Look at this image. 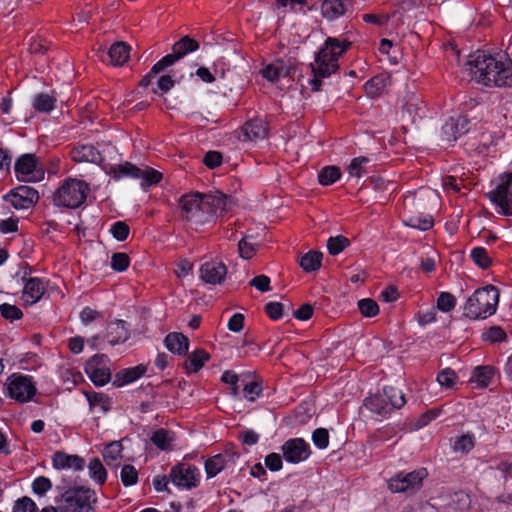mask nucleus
Instances as JSON below:
<instances>
[{
	"mask_svg": "<svg viewBox=\"0 0 512 512\" xmlns=\"http://www.w3.org/2000/svg\"><path fill=\"white\" fill-rule=\"evenodd\" d=\"M467 65L473 78L485 86H511L512 62L505 55H487L477 51L470 55Z\"/></svg>",
	"mask_w": 512,
	"mask_h": 512,
	"instance_id": "f257e3e1",
	"label": "nucleus"
},
{
	"mask_svg": "<svg viewBox=\"0 0 512 512\" xmlns=\"http://www.w3.org/2000/svg\"><path fill=\"white\" fill-rule=\"evenodd\" d=\"M226 200V196L220 192L185 194L180 198L181 214L192 225H204L225 210Z\"/></svg>",
	"mask_w": 512,
	"mask_h": 512,
	"instance_id": "f03ea898",
	"label": "nucleus"
},
{
	"mask_svg": "<svg viewBox=\"0 0 512 512\" xmlns=\"http://www.w3.org/2000/svg\"><path fill=\"white\" fill-rule=\"evenodd\" d=\"M351 42L345 38L327 37L311 64V89L318 91L322 79L328 78L339 69V58L350 48Z\"/></svg>",
	"mask_w": 512,
	"mask_h": 512,
	"instance_id": "7ed1b4c3",
	"label": "nucleus"
},
{
	"mask_svg": "<svg viewBox=\"0 0 512 512\" xmlns=\"http://www.w3.org/2000/svg\"><path fill=\"white\" fill-rule=\"evenodd\" d=\"M499 302V291L488 285L477 289L467 300L464 314L470 319H486L496 312Z\"/></svg>",
	"mask_w": 512,
	"mask_h": 512,
	"instance_id": "20e7f679",
	"label": "nucleus"
},
{
	"mask_svg": "<svg viewBox=\"0 0 512 512\" xmlns=\"http://www.w3.org/2000/svg\"><path fill=\"white\" fill-rule=\"evenodd\" d=\"M406 403L403 392L392 386H385L382 391L370 395L364 401L365 407L374 415L387 418L396 409Z\"/></svg>",
	"mask_w": 512,
	"mask_h": 512,
	"instance_id": "39448f33",
	"label": "nucleus"
},
{
	"mask_svg": "<svg viewBox=\"0 0 512 512\" xmlns=\"http://www.w3.org/2000/svg\"><path fill=\"white\" fill-rule=\"evenodd\" d=\"M106 174L114 180L122 178L139 179L142 188H148L160 182L162 174L150 167L139 168L129 162L117 165H109L104 168Z\"/></svg>",
	"mask_w": 512,
	"mask_h": 512,
	"instance_id": "423d86ee",
	"label": "nucleus"
},
{
	"mask_svg": "<svg viewBox=\"0 0 512 512\" xmlns=\"http://www.w3.org/2000/svg\"><path fill=\"white\" fill-rule=\"evenodd\" d=\"M89 192V185L76 178H68L58 187L53 195L54 204L75 209L80 207Z\"/></svg>",
	"mask_w": 512,
	"mask_h": 512,
	"instance_id": "0eeeda50",
	"label": "nucleus"
},
{
	"mask_svg": "<svg viewBox=\"0 0 512 512\" xmlns=\"http://www.w3.org/2000/svg\"><path fill=\"white\" fill-rule=\"evenodd\" d=\"M36 393V383L29 375L13 373L4 383V395L21 404L32 401Z\"/></svg>",
	"mask_w": 512,
	"mask_h": 512,
	"instance_id": "6e6552de",
	"label": "nucleus"
},
{
	"mask_svg": "<svg viewBox=\"0 0 512 512\" xmlns=\"http://www.w3.org/2000/svg\"><path fill=\"white\" fill-rule=\"evenodd\" d=\"M95 493L89 488L79 487L65 491L59 500L60 512H92Z\"/></svg>",
	"mask_w": 512,
	"mask_h": 512,
	"instance_id": "1a4fd4ad",
	"label": "nucleus"
},
{
	"mask_svg": "<svg viewBox=\"0 0 512 512\" xmlns=\"http://www.w3.org/2000/svg\"><path fill=\"white\" fill-rule=\"evenodd\" d=\"M488 197L498 213L512 216V172L500 176L498 185L488 193Z\"/></svg>",
	"mask_w": 512,
	"mask_h": 512,
	"instance_id": "9d476101",
	"label": "nucleus"
},
{
	"mask_svg": "<svg viewBox=\"0 0 512 512\" xmlns=\"http://www.w3.org/2000/svg\"><path fill=\"white\" fill-rule=\"evenodd\" d=\"M15 175L21 182H39L44 179V168L33 154L20 156L15 163Z\"/></svg>",
	"mask_w": 512,
	"mask_h": 512,
	"instance_id": "9b49d317",
	"label": "nucleus"
},
{
	"mask_svg": "<svg viewBox=\"0 0 512 512\" xmlns=\"http://www.w3.org/2000/svg\"><path fill=\"white\" fill-rule=\"evenodd\" d=\"M199 49V43L189 36L182 37L172 47V53L167 54L153 65V71H163L176 61Z\"/></svg>",
	"mask_w": 512,
	"mask_h": 512,
	"instance_id": "f8f14e48",
	"label": "nucleus"
},
{
	"mask_svg": "<svg viewBox=\"0 0 512 512\" xmlns=\"http://www.w3.org/2000/svg\"><path fill=\"white\" fill-rule=\"evenodd\" d=\"M172 483L182 490L196 487L201 479L200 470L186 463H180L172 468L170 473Z\"/></svg>",
	"mask_w": 512,
	"mask_h": 512,
	"instance_id": "ddd939ff",
	"label": "nucleus"
},
{
	"mask_svg": "<svg viewBox=\"0 0 512 512\" xmlns=\"http://www.w3.org/2000/svg\"><path fill=\"white\" fill-rule=\"evenodd\" d=\"M427 476V472L425 469H419L416 471H412L409 473H398L394 477H392L388 482V488L393 493L406 492L409 490L418 489L423 481V479Z\"/></svg>",
	"mask_w": 512,
	"mask_h": 512,
	"instance_id": "4468645a",
	"label": "nucleus"
},
{
	"mask_svg": "<svg viewBox=\"0 0 512 512\" xmlns=\"http://www.w3.org/2000/svg\"><path fill=\"white\" fill-rule=\"evenodd\" d=\"M85 372L97 386H104L111 379L109 359L105 355H95L85 365Z\"/></svg>",
	"mask_w": 512,
	"mask_h": 512,
	"instance_id": "2eb2a0df",
	"label": "nucleus"
},
{
	"mask_svg": "<svg viewBox=\"0 0 512 512\" xmlns=\"http://www.w3.org/2000/svg\"><path fill=\"white\" fill-rule=\"evenodd\" d=\"M21 300L24 305L31 306L39 302L48 287V280L40 277H23Z\"/></svg>",
	"mask_w": 512,
	"mask_h": 512,
	"instance_id": "dca6fc26",
	"label": "nucleus"
},
{
	"mask_svg": "<svg viewBox=\"0 0 512 512\" xmlns=\"http://www.w3.org/2000/svg\"><path fill=\"white\" fill-rule=\"evenodd\" d=\"M15 209H29L39 199L38 191L30 186H18L4 196Z\"/></svg>",
	"mask_w": 512,
	"mask_h": 512,
	"instance_id": "f3484780",
	"label": "nucleus"
},
{
	"mask_svg": "<svg viewBox=\"0 0 512 512\" xmlns=\"http://www.w3.org/2000/svg\"><path fill=\"white\" fill-rule=\"evenodd\" d=\"M281 449L284 459L293 464L307 460L311 454L310 445L302 438L287 440Z\"/></svg>",
	"mask_w": 512,
	"mask_h": 512,
	"instance_id": "a211bd4d",
	"label": "nucleus"
},
{
	"mask_svg": "<svg viewBox=\"0 0 512 512\" xmlns=\"http://www.w3.org/2000/svg\"><path fill=\"white\" fill-rule=\"evenodd\" d=\"M227 274L226 265L219 260L210 259L202 263L199 269L200 279L210 285H217L224 281Z\"/></svg>",
	"mask_w": 512,
	"mask_h": 512,
	"instance_id": "6ab92c4d",
	"label": "nucleus"
},
{
	"mask_svg": "<svg viewBox=\"0 0 512 512\" xmlns=\"http://www.w3.org/2000/svg\"><path fill=\"white\" fill-rule=\"evenodd\" d=\"M469 121L465 116L451 117L441 129L442 141L451 143L468 131Z\"/></svg>",
	"mask_w": 512,
	"mask_h": 512,
	"instance_id": "aec40b11",
	"label": "nucleus"
},
{
	"mask_svg": "<svg viewBox=\"0 0 512 512\" xmlns=\"http://www.w3.org/2000/svg\"><path fill=\"white\" fill-rule=\"evenodd\" d=\"M52 465L56 470L81 471L84 469L85 461L78 455L56 452L52 458Z\"/></svg>",
	"mask_w": 512,
	"mask_h": 512,
	"instance_id": "412c9836",
	"label": "nucleus"
},
{
	"mask_svg": "<svg viewBox=\"0 0 512 512\" xmlns=\"http://www.w3.org/2000/svg\"><path fill=\"white\" fill-rule=\"evenodd\" d=\"M129 56L130 47L124 42H116L109 48L102 60L113 66H121L129 59Z\"/></svg>",
	"mask_w": 512,
	"mask_h": 512,
	"instance_id": "4be33fe9",
	"label": "nucleus"
},
{
	"mask_svg": "<svg viewBox=\"0 0 512 512\" xmlns=\"http://www.w3.org/2000/svg\"><path fill=\"white\" fill-rule=\"evenodd\" d=\"M267 125L262 119H253L247 122L242 128V139L244 141L263 140L267 136Z\"/></svg>",
	"mask_w": 512,
	"mask_h": 512,
	"instance_id": "5701e85b",
	"label": "nucleus"
},
{
	"mask_svg": "<svg viewBox=\"0 0 512 512\" xmlns=\"http://www.w3.org/2000/svg\"><path fill=\"white\" fill-rule=\"evenodd\" d=\"M71 158L75 162L100 163L102 160L100 152L91 144H82L74 147L71 151Z\"/></svg>",
	"mask_w": 512,
	"mask_h": 512,
	"instance_id": "b1692460",
	"label": "nucleus"
},
{
	"mask_svg": "<svg viewBox=\"0 0 512 512\" xmlns=\"http://www.w3.org/2000/svg\"><path fill=\"white\" fill-rule=\"evenodd\" d=\"M129 338V330L124 320H115L109 323L107 339L112 346L125 342Z\"/></svg>",
	"mask_w": 512,
	"mask_h": 512,
	"instance_id": "393cba45",
	"label": "nucleus"
},
{
	"mask_svg": "<svg viewBox=\"0 0 512 512\" xmlns=\"http://www.w3.org/2000/svg\"><path fill=\"white\" fill-rule=\"evenodd\" d=\"M165 347L177 355H186L189 350V340L182 333L171 332L169 333L164 340Z\"/></svg>",
	"mask_w": 512,
	"mask_h": 512,
	"instance_id": "a878e982",
	"label": "nucleus"
},
{
	"mask_svg": "<svg viewBox=\"0 0 512 512\" xmlns=\"http://www.w3.org/2000/svg\"><path fill=\"white\" fill-rule=\"evenodd\" d=\"M145 372L146 368L143 365L125 368L115 375L114 385L117 387H122L130 384L138 380L142 375H144Z\"/></svg>",
	"mask_w": 512,
	"mask_h": 512,
	"instance_id": "bb28decb",
	"label": "nucleus"
},
{
	"mask_svg": "<svg viewBox=\"0 0 512 512\" xmlns=\"http://www.w3.org/2000/svg\"><path fill=\"white\" fill-rule=\"evenodd\" d=\"M494 368L491 366H477L472 371L469 382L475 388H485L494 376Z\"/></svg>",
	"mask_w": 512,
	"mask_h": 512,
	"instance_id": "cd10ccee",
	"label": "nucleus"
},
{
	"mask_svg": "<svg viewBox=\"0 0 512 512\" xmlns=\"http://www.w3.org/2000/svg\"><path fill=\"white\" fill-rule=\"evenodd\" d=\"M89 403L90 410L93 412L106 413L111 408L110 398L100 392H84Z\"/></svg>",
	"mask_w": 512,
	"mask_h": 512,
	"instance_id": "c85d7f7f",
	"label": "nucleus"
},
{
	"mask_svg": "<svg viewBox=\"0 0 512 512\" xmlns=\"http://www.w3.org/2000/svg\"><path fill=\"white\" fill-rule=\"evenodd\" d=\"M210 356L204 349L194 350L185 362V369L188 373L198 372L205 363L209 360Z\"/></svg>",
	"mask_w": 512,
	"mask_h": 512,
	"instance_id": "c756f323",
	"label": "nucleus"
},
{
	"mask_svg": "<svg viewBox=\"0 0 512 512\" xmlns=\"http://www.w3.org/2000/svg\"><path fill=\"white\" fill-rule=\"evenodd\" d=\"M228 463V456L225 454H217L205 461V471L208 478L218 475Z\"/></svg>",
	"mask_w": 512,
	"mask_h": 512,
	"instance_id": "7c9ffc66",
	"label": "nucleus"
},
{
	"mask_svg": "<svg viewBox=\"0 0 512 512\" xmlns=\"http://www.w3.org/2000/svg\"><path fill=\"white\" fill-rule=\"evenodd\" d=\"M476 439L474 434L467 432L455 438L453 451L460 454H468L475 446Z\"/></svg>",
	"mask_w": 512,
	"mask_h": 512,
	"instance_id": "2f4dec72",
	"label": "nucleus"
},
{
	"mask_svg": "<svg viewBox=\"0 0 512 512\" xmlns=\"http://www.w3.org/2000/svg\"><path fill=\"white\" fill-rule=\"evenodd\" d=\"M322 14L329 20L336 19L344 14V5L341 0H325L321 6Z\"/></svg>",
	"mask_w": 512,
	"mask_h": 512,
	"instance_id": "473e14b6",
	"label": "nucleus"
},
{
	"mask_svg": "<svg viewBox=\"0 0 512 512\" xmlns=\"http://www.w3.org/2000/svg\"><path fill=\"white\" fill-rule=\"evenodd\" d=\"M123 446L120 441L106 445L103 451L104 460L108 465H116L122 459Z\"/></svg>",
	"mask_w": 512,
	"mask_h": 512,
	"instance_id": "72a5a7b5",
	"label": "nucleus"
},
{
	"mask_svg": "<svg viewBox=\"0 0 512 512\" xmlns=\"http://www.w3.org/2000/svg\"><path fill=\"white\" fill-rule=\"evenodd\" d=\"M151 441L161 450H168L172 447L174 442V434L161 428L152 434Z\"/></svg>",
	"mask_w": 512,
	"mask_h": 512,
	"instance_id": "f704fd0d",
	"label": "nucleus"
},
{
	"mask_svg": "<svg viewBox=\"0 0 512 512\" xmlns=\"http://www.w3.org/2000/svg\"><path fill=\"white\" fill-rule=\"evenodd\" d=\"M322 254L315 251H309L304 254L300 260L299 265L306 272L317 270L321 266Z\"/></svg>",
	"mask_w": 512,
	"mask_h": 512,
	"instance_id": "c9c22d12",
	"label": "nucleus"
},
{
	"mask_svg": "<svg viewBox=\"0 0 512 512\" xmlns=\"http://www.w3.org/2000/svg\"><path fill=\"white\" fill-rule=\"evenodd\" d=\"M261 74L268 81L275 82L286 74V70L282 61H276L265 66Z\"/></svg>",
	"mask_w": 512,
	"mask_h": 512,
	"instance_id": "e433bc0d",
	"label": "nucleus"
},
{
	"mask_svg": "<svg viewBox=\"0 0 512 512\" xmlns=\"http://www.w3.org/2000/svg\"><path fill=\"white\" fill-rule=\"evenodd\" d=\"M90 477L98 484H103L107 479V471L98 458H93L88 464Z\"/></svg>",
	"mask_w": 512,
	"mask_h": 512,
	"instance_id": "4c0bfd02",
	"label": "nucleus"
},
{
	"mask_svg": "<svg viewBox=\"0 0 512 512\" xmlns=\"http://www.w3.org/2000/svg\"><path fill=\"white\" fill-rule=\"evenodd\" d=\"M341 177V170L337 166H326L318 174L319 183L324 186L334 184Z\"/></svg>",
	"mask_w": 512,
	"mask_h": 512,
	"instance_id": "58836bf2",
	"label": "nucleus"
},
{
	"mask_svg": "<svg viewBox=\"0 0 512 512\" xmlns=\"http://www.w3.org/2000/svg\"><path fill=\"white\" fill-rule=\"evenodd\" d=\"M369 162V158L364 156L353 158L347 166L349 176L355 178L362 177L366 173V166Z\"/></svg>",
	"mask_w": 512,
	"mask_h": 512,
	"instance_id": "ea45409f",
	"label": "nucleus"
},
{
	"mask_svg": "<svg viewBox=\"0 0 512 512\" xmlns=\"http://www.w3.org/2000/svg\"><path fill=\"white\" fill-rule=\"evenodd\" d=\"M406 226L419 229L421 231L429 230L433 226V219L429 215L410 216L403 220Z\"/></svg>",
	"mask_w": 512,
	"mask_h": 512,
	"instance_id": "a19ab883",
	"label": "nucleus"
},
{
	"mask_svg": "<svg viewBox=\"0 0 512 512\" xmlns=\"http://www.w3.org/2000/svg\"><path fill=\"white\" fill-rule=\"evenodd\" d=\"M55 98L49 94H38L33 100L34 108L39 112L48 113L55 107Z\"/></svg>",
	"mask_w": 512,
	"mask_h": 512,
	"instance_id": "79ce46f5",
	"label": "nucleus"
},
{
	"mask_svg": "<svg viewBox=\"0 0 512 512\" xmlns=\"http://www.w3.org/2000/svg\"><path fill=\"white\" fill-rule=\"evenodd\" d=\"M52 482L45 476L36 477L31 484L32 492L38 496L43 497L52 489Z\"/></svg>",
	"mask_w": 512,
	"mask_h": 512,
	"instance_id": "37998d69",
	"label": "nucleus"
},
{
	"mask_svg": "<svg viewBox=\"0 0 512 512\" xmlns=\"http://www.w3.org/2000/svg\"><path fill=\"white\" fill-rule=\"evenodd\" d=\"M470 256L474 263L482 269L488 268L491 264V259L488 255V252L483 247L473 248L470 252Z\"/></svg>",
	"mask_w": 512,
	"mask_h": 512,
	"instance_id": "c03bdc74",
	"label": "nucleus"
},
{
	"mask_svg": "<svg viewBox=\"0 0 512 512\" xmlns=\"http://www.w3.org/2000/svg\"><path fill=\"white\" fill-rule=\"evenodd\" d=\"M386 78L382 75L373 77L365 84V90L371 97L379 95L386 85Z\"/></svg>",
	"mask_w": 512,
	"mask_h": 512,
	"instance_id": "a18cd8bd",
	"label": "nucleus"
},
{
	"mask_svg": "<svg viewBox=\"0 0 512 512\" xmlns=\"http://www.w3.org/2000/svg\"><path fill=\"white\" fill-rule=\"evenodd\" d=\"M60 377L63 382L67 384L68 389L75 386L82 380V375L79 371L68 367H63L60 370Z\"/></svg>",
	"mask_w": 512,
	"mask_h": 512,
	"instance_id": "49530a36",
	"label": "nucleus"
},
{
	"mask_svg": "<svg viewBox=\"0 0 512 512\" xmlns=\"http://www.w3.org/2000/svg\"><path fill=\"white\" fill-rule=\"evenodd\" d=\"M120 478L124 486H132L138 481V472L134 466L127 464L122 467Z\"/></svg>",
	"mask_w": 512,
	"mask_h": 512,
	"instance_id": "de8ad7c7",
	"label": "nucleus"
},
{
	"mask_svg": "<svg viewBox=\"0 0 512 512\" xmlns=\"http://www.w3.org/2000/svg\"><path fill=\"white\" fill-rule=\"evenodd\" d=\"M358 308L361 314L365 317H374L379 313L378 304L370 298H364L359 300Z\"/></svg>",
	"mask_w": 512,
	"mask_h": 512,
	"instance_id": "09e8293b",
	"label": "nucleus"
},
{
	"mask_svg": "<svg viewBox=\"0 0 512 512\" xmlns=\"http://www.w3.org/2000/svg\"><path fill=\"white\" fill-rule=\"evenodd\" d=\"M239 255L243 259H250L256 252V244L252 241L251 237H244L238 244Z\"/></svg>",
	"mask_w": 512,
	"mask_h": 512,
	"instance_id": "8fccbe9b",
	"label": "nucleus"
},
{
	"mask_svg": "<svg viewBox=\"0 0 512 512\" xmlns=\"http://www.w3.org/2000/svg\"><path fill=\"white\" fill-rule=\"evenodd\" d=\"M348 239L344 236L330 237L327 242V248L331 255H338L348 246Z\"/></svg>",
	"mask_w": 512,
	"mask_h": 512,
	"instance_id": "3c124183",
	"label": "nucleus"
},
{
	"mask_svg": "<svg viewBox=\"0 0 512 512\" xmlns=\"http://www.w3.org/2000/svg\"><path fill=\"white\" fill-rule=\"evenodd\" d=\"M457 375L454 370L450 368L443 369L437 375V382L441 387L452 388L456 384Z\"/></svg>",
	"mask_w": 512,
	"mask_h": 512,
	"instance_id": "603ef678",
	"label": "nucleus"
},
{
	"mask_svg": "<svg viewBox=\"0 0 512 512\" xmlns=\"http://www.w3.org/2000/svg\"><path fill=\"white\" fill-rule=\"evenodd\" d=\"M38 507L33 499L24 496L15 501L12 512H37Z\"/></svg>",
	"mask_w": 512,
	"mask_h": 512,
	"instance_id": "864d4df0",
	"label": "nucleus"
},
{
	"mask_svg": "<svg viewBox=\"0 0 512 512\" xmlns=\"http://www.w3.org/2000/svg\"><path fill=\"white\" fill-rule=\"evenodd\" d=\"M262 392L261 385L256 381L244 383L243 396L248 401L254 402L259 398Z\"/></svg>",
	"mask_w": 512,
	"mask_h": 512,
	"instance_id": "5fc2aeb1",
	"label": "nucleus"
},
{
	"mask_svg": "<svg viewBox=\"0 0 512 512\" xmlns=\"http://www.w3.org/2000/svg\"><path fill=\"white\" fill-rule=\"evenodd\" d=\"M455 304L454 296L448 292H441L437 299V309L442 312H450L454 309Z\"/></svg>",
	"mask_w": 512,
	"mask_h": 512,
	"instance_id": "6e6d98bb",
	"label": "nucleus"
},
{
	"mask_svg": "<svg viewBox=\"0 0 512 512\" xmlns=\"http://www.w3.org/2000/svg\"><path fill=\"white\" fill-rule=\"evenodd\" d=\"M130 264V259L125 253H114L111 257V268L117 272L125 271Z\"/></svg>",
	"mask_w": 512,
	"mask_h": 512,
	"instance_id": "4d7b16f0",
	"label": "nucleus"
},
{
	"mask_svg": "<svg viewBox=\"0 0 512 512\" xmlns=\"http://www.w3.org/2000/svg\"><path fill=\"white\" fill-rule=\"evenodd\" d=\"M1 315L10 321L19 320L22 318V311L15 305L4 303L0 305Z\"/></svg>",
	"mask_w": 512,
	"mask_h": 512,
	"instance_id": "13d9d810",
	"label": "nucleus"
},
{
	"mask_svg": "<svg viewBox=\"0 0 512 512\" xmlns=\"http://www.w3.org/2000/svg\"><path fill=\"white\" fill-rule=\"evenodd\" d=\"M110 233L118 241H124L129 235V227L123 221H117L110 226Z\"/></svg>",
	"mask_w": 512,
	"mask_h": 512,
	"instance_id": "bf43d9fd",
	"label": "nucleus"
},
{
	"mask_svg": "<svg viewBox=\"0 0 512 512\" xmlns=\"http://www.w3.org/2000/svg\"><path fill=\"white\" fill-rule=\"evenodd\" d=\"M312 441L318 449H326L329 445V434L325 428H318L312 434Z\"/></svg>",
	"mask_w": 512,
	"mask_h": 512,
	"instance_id": "052dcab7",
	"label": "nucleus"
},
{
	"mask_svg": "<svg viewBox=\"0 0 512 512\" xmlns=\"http://www.w3.org/2000/svg\"><path fill=\"white\" fill-rule=\"evenodd\" d=\"M193 273V264L187 259H180L176 263L175 274L178 278H186Z\"/></svg>",
	"mask_w": 512,
	"mask_h": 512,
	"instance_id": "680f3d73",
	"label": "nucleus"
},
{
	"mask_svg": "<svg viewBox=\"0 0 512 512\" xmlns=\"http://www.w3.org/2000/svg\"><path fill=\"white\" fill-rule=\"evenodd\" d=\"M430 192L426 189H420L418 192L408 193L404 197V207L406 210H410L412 206H416L417 208H420V205L415 203L416 200L426 196V194Z\"/></svg>",
	"mask_w": 512,
	"mask_h": 512,
	"instance_id": "e2e57ef3",
	"label": "nucleus"
},
{
	"mask_svg": "<svg viewBox=\"0 0 512 512\" xmlns=\"http://www.w3.org/2000/svg\"><path fill=\"white\" fill-rule=\"evenodd\" d=\"M505 337V332L497 326L491 327L483 333V338L490 342H499L502 341Z\"/></svg>",
	"mask_w": 512,
	"mask_h": 512,
	"instance_id": "0e129e2a",
	"label": "nucleus"
},
{
	"mask_svg": "<svg viewBox=\"0 0 512 512\" xmlns=\"http://www.w3.org/2000/svg\"><path fill=\"white\" fill-rule=\"evenodd\" d=\"M265 311L271 319L278 320L283 315V305L279 302H269L265 306Z\"/></svg>",
	"mask_w": 512,
	"mask_h": 512,
	"instance_id": "69168bd1",
	"label": "nucleus"
},
{
	"mask_svg": "<svg viewBox=\"0 0 512 512\" xmlns=\"http://www.w3.org/2000/svg\"><path fill=\"white\" fill-rule=\"evenodd\" d=\"M249 284L261 292L270 290V278L266 275H259L250 280Z\"/></svg>",
	"mask_w": 512,
	"mask_h": 512,
	"instance_id": "338daca9",
	"label": "nucleus"
},
{
	"mask_svg": "<svg viewBox=\"0 0 512 512\" xmlns=\"http://www.w3.org/2000/svg\"><path fill=\"white\" fill-rule=\"evenodd\" d=\"M282 458L277 453H270L265 457V465L271 471H279L282 468Z\"/></svg>",
	"mask_w": 512,
	"mask_h": 512,
	"instance_id": "774afa93",
	"label": "nucleus"
}]
</instances>
